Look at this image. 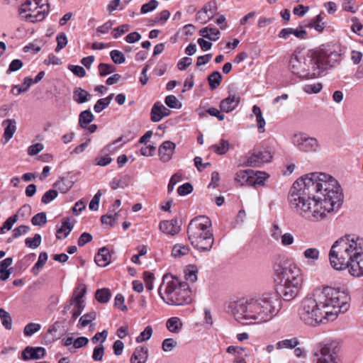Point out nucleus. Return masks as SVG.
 Here are the masks:
<instances>
[{
	"instance_id": "obj_1",
	"label": "nucleus",
	"mask_w": 363,
	"mask_h": 363,
	"mask_svg": "<svg viewBox=\"0 0 363 363\" xmlns=\"http://www.w3.org/2000/svg\"><path fill=\"white\" fill-rule=\"evenodd\" d=\"M279 277L276 291L262 295L242 298L230 303L235 319L242 325L261 324L271 320L281 309V301L294 299L301 291L303 284L301 269L295 264L279 263L274 267Z\"/></svg>"
},
{
	"instance_id": "obj_2",
	"label": "nucleus",
	"mask_w": 363,
	"mask_h": 363,
	"mask_svg": "<svg viewBox=\"0 0 363 363\" xmlns=\"http://www.w3.org/2000/svg\"><path fill=\"white\" fill-rule=\"evenodd\" d=\"M342 201L343 193L338 182L323 172H313L298 179L289 195L291 208L311 222L320 221L328 213L338 210Z\"/></svg>"
},
{
	"instance_id": "obj_3",
	"label": "nucleus",
	"mask_w": 363,
	"mask_h": 363,
	"mask_svg": "<svg viewBox=\"0 0 363 363\" xmlns=\"http://www.w3.org/2000/svg\"><path fill=\"white\" fill-rule=\"evenodd\" d=\"M348 295L339 289L325 286L317 288L306 296L298 308L301 321L310 326H315L324 320H335L339 313L348 310Z\"/></svg>"
},
{
	"instance_id": "obj_4",
	"label": "nucleus",
	"mask_w": 363,
	"mask_h": 363,
	"mask_svg": "<svg viewBox=\"0 0 363 363\" xmlns=\"http://www.w3.org/2000/svg\"><path fill=\"white\" fill-rule=\"evenodd\" d=\"M331 266L337 270L348 269L354 277L363 276V238L355 233L338 238L329 252Z\"/></svg>"
},
{
	"instance_id": "obj_5",
	"label": "nucleus",
	"mask_w": 363,
	"mask_h": 363,
	"mask_svg": "<svg viewBox=\"0 0 363 363\" xmlns=\"http://www.w3.org/2000/svg\"><path fill=\"white\" fill-rule=\"evenodd\" d=\"M337 52L320 50L304 55L294 52L290 57L289 68L291 72L302 79H313L320 76L325 69L333 67L337 60Z\"/></svg>"
},
{
	"instance_id": "obj_6",
	"label": "nucleus",
	"mask_w": 363,
	"mask_h": 363,
	"mask_svg": "<svg viewBox=\"0 0 363 363\" xmlns=\"http://www.w3.org/2000/svg\"><path fill=\"white\" fill-rule=\"evenodd\" d=\"M159 294L163 301L169 305L182 306L191 302V291L188 283L181 281L172 275L164 274Z\"/></svg>"
},
{
	"instance_id": "obj_7",
	"label": "nucleus",
	"mask_w": 363,
	"mask_h": 363,
	"mask_svg": "<svg viewBox=\"0 0 363 363\" xmlns=\"http://www.w3.org/2000/svg\"><path fill=\"white\" fill-rule=\"evenodd\" d=\"M211 219L204 216L193 218L188 225L187 234L191 244L200 252H209L214 238Z\"/></svg>"
},
{
	"instance_id": "obj_8",
	"label": "nucleus",
	"mask_w": 363,
	"mask_h": 363,
	"mask_svg": "<svg viewBox=\"0 0 363 363\" xmlns=\"http://www.w3.org/2000/svg\"><path fill=\"white\" fill-rule=\"evenodd\" d=\"M43 6V0H24L19 8V15L28 22L41 21L45 18V11L37 9L42 8Z\"/></svg>"
},
{
	"instance_id": "obj_9",
	"label": "nucleus",
	"mask_w": 363,
	"mask_h": 363,
	"mask_svg": "<svg viewBox=\"0 0 363 363\" xmlns=\"http://www.w3.org/2000/svg\"><path fill=\"white\" fill-rule=\"evenodd\" d=\"M314 363H339L333 343H319L313 349Z\"/></svg>"
},
{
	"instance_id": "obj_10",
	"label": "nucleus",
	"mask_w": 363,
	"mask_h": 363,
	"mask_svg": "<svg viewBox=\"0 0 363 363\" xmlns=\"http://www.w3.org/2000/svg\"><path fill=\"white\" fill-rule=\"evenodd\" d=\"M291 142L301 152H313L318 151L320 149L316 138L310 137L304 133L294 134L291 138Z\"/></svg>"
},
{
	"instance_id": "obj_11",
	"label": "nucleus",
	"mask_w": 363,
	"mask_h": 363,
	"mask_svg": "<svg viewBox=\"0 0 363 363\" xmlns=\"http://www.w3.org/2000/svg\"><path fill=\"white\" fill-rule=\"evenodd\" d=\"M272 155L267 150L255 151L252 152L246 161V165L249 167H260L262 164L271 160Z\"/></svg>"
},
{
	"instance_id": "obj_12",
	"label": "nucleus",
	"mask_w": 363,
	"mask_h": 363,
	"mask_svg": "<svg viewBox=\"0 0 363 363\" xmlns=\"http://www.w3.org/2000/svg\"><path fill=\"white\" fill-rule=\"evenodd\" d=\"M217 9L216 1L208 2L196 13V21L203 24L206 23L213 17Z\"/></svg>"
},
{
	"instance_id": "obj_13",
	"label": "nucleus",
	"mask_w": 363,
	"mask_h": 363,
	"mask_svg": "<svg viewBox=\"0 0 363 363\" xmlns=\"http://www.w3.org/2000/svg\"><path fill=\"white\" fill-rule=\"evenodd\" d=\"M176 145L172 141L166 140L163 142L158 149V155L162 162H167L171 159L174 152Z\"/></svg>"
},
{
	"instance_id": "obj_14",
	"label": "nucleus",
	"mask_w": 363,
	"mask_h": 363,
	"mask_svg": "<svg viewBox=\"0 0 363 363\" xmlns=\"http://www.w3.org/2000/svg\"><path fill=\"white\" fill-rule=\"evenodd\" d=\"M86 292V286L84 284H79L74 290L72 297L68 303L65 306L64 310L62 311L63 314H66L67 311L70 309L74 303H84L82 298Z\"/></svg>"
},
{
	"instance_id": "obj_15",
	"label": "nucleus",
	"mask_w": 363,
	"mask_h": 363,
	"mask_svg": "<svg viewBox=\"0 0 363 363\" xmlns=\"http://www.w3.org/2000/svg\"><path fill=\"white\" fill-rule=\"evenodd\" d=\"M45 355V350L42 347H33L28 346L22 352V359L25 361L38 359Z\"/></svg>"
},
{
	"instance_id": "obj_16",
	"label": "nucleus",
	"mask_w": 363,
	"mask_h": 363,
	"mask_svg": "<svg viewBox=\"0 0 363 363\" xmlns=\"http://www.w3.org/2000/svg\"><path fill=\"white\" fill-rule=\"evenodd\" d=\"M170 113V111L166 108L162 104L156 102L152 107L150 116L153 122H159L164 117L167 116Z\"/></svg>"
},
{
	"instance_id": "obj_17",
	"label": "nucleus",
	"mask_w": 363,
	"mask_h": 363,
	"mask_svg": "<svg viewBox=\"0 0 363 363\" xmlns=\"http://www.w3.org/2000/svg\"><path fill=\"white\" fill-rule=\"evenodd\" d=\"M160 230L167 235H174L179 233L180 225L178 220L172 219L171 220H163L160 223Z\"/></svg>"
},
{
	"instance_id": "obj_18",
	"label": "nucleus",
	"mask_w": 363,
	"mask_h": 363,
	"mask_svg": "<svg viewBox=\"0 0 363 363\" xmlns=\"http://www.w3.org/2000/svg\"><path fill=\"white\" fill-rule=\"evenodd\" d=\"M240 101V97L239 95H230L221 101L220 104V109L224 112H230L238 106Z\"/></svg>"
},
{
	"instance_id": "obj_19",
	"label": "nucleus",
	"mask_w": 363,
	"mask_h": 363,
	"mask_svg": "<svg viewBox=\"0 0 363 363\" xmlns=\"http://www.w3.org/2000/svg\"><path fill=\"white\" fill-rule=\"evenodd\" d=\"M3 125H6V127L1 143L6 144L13 138L16 131V122L14 119H6L3 121Z\"/></svg>"
},
{
	"instance_id": "obj_20",
	"label": "nucleus",
	"mask_w": 363,
	"mask_h": 363,
	"mask_svg": "<svg viewBox=\"0 0 363 363\" xmlns=\"http://www.w3.org/2000/svg\"><path fill=\"white\" fill-rule=\"evenodd\" d=\"M95 262L99 267H106L111 262V255L108 250L103 247L99 250L94 258Z\"/></svg>"
},
{
	"instance_id": "obj_21",
	"label": "nucleus",
	"mask_w": 363,
	"mask_h": 363,
	"mask_svg": "<svg viewBox=\"0 0 363 363\" xmlns=\"http://www.w3.org/2000/svg\"><path fill=\"white\" fill-rule=\"evenodd\" d=\"M253 170H240L235 174V181L240 184V185H248L251 186L252 177Z\"/></svg>"
},
{
	"instance_id": "obj_22",
	"label": "nucleus",
	"mask_w": 363,
	"mask_h": 363,
	"mask_svg": "<svg viewBox=\"0 0 363 363\" xmlns=\"http://www.w3.org/2000/svg\"><path fill=\"white\" fill-rule=\"evenodd\" d=\"M167 330L172 333L178 334L182 329L183 323L178 317H172L166 322Z\"/></svg>"
},
{
	"instance_id": "obj_23",
	"label": "nucleus",
	"mask_w": 363,
	"mask_h": 363,
	"mask_svg": "<svg viewBox=\"0 0 363 363\" xmlns=\"http://www.w3.org/2000/svg\"><path fill=\"white\" fill-rule=\"evenodd\" d=\"M199 34L203 38L211 41H216L219 38L220 31L216 28L205 27L199 30Z\"/></svg>"
},
{
	"instance_id": "obj_24",
	"label": "nucleus",
	"mask_w": 363,
	"mask_h": 363,
	"mask_svg": "<svg viewBox=\"0 0 363 363\" xmlns=\"http://www.w3.org/2000/svg\"><path fill=\"white\" fill-rule=\"evenodd\" d=\"M91 98V94L86 90L77 87L73 91V99L78 104H84Z\"/></svg>"
},
{
	"instance_id": "obj_25",
	"label": "nucleus",
	"mask_w": 363,
	"mask_h": 363,
	"mask_svg": "<svg viewBox=\"0 0 363 363\" xmlns=\"http://www.w3.org/2000/svg\"><path fill=\"white\" fill-rule=\"evenodd\" d=\"M74 182L67 178H60L54 184V187L57 189L61 193H67L73 186Z\"/></svg>"
},
{
	"instance_id": "obj_26",
	"label": "nucleus",
	"mask_w": 363,
	"mask_h": 363,
	"mask_svg": "<svg viewBox=\"0 0 363 363\" xmlns=\"http://www.w3.org/2000/svg\"><path fill=\"white\" fill-rule=\"evenodd\" d=\"M73 226L68 220L62 222V225L57 229L56 237L57 239H62L67 237L72 230Z\"/></svg>"
},
{
	"instance_id": "obj_27",
	"label": "nucleus",
	"mask_w": 363,
	"mask_h": 363,
	"mask_svg": "<svg viewBox=\"0 0 363 363\" xmlns=\"http://www.w3.org/2000/svg\"><path fill=\"white\" fill-rule=\"evenodd\" d=\"M229 143L228 140L221 139L218 144L213 145L211 150L218 155L225 154L229 150Z\"/></svg>"
},
{
	"instance_id": "obj_28",
	"label": "nucleus",
	"mask_w": 363,
	"mask_h": 363,
	"mask_svg": "<svg viewBox=\"0 0 363 363\" xmlns=\"http://www.w3.org/2000/svg\"><path fill=\"white\" fill-rule=\"evenodd\" d=\"M94 119V115L90 111L86 110L79 114V123L82 128H85L88 124Z\"/></svg>"
},
{
	"instance_id": "obj_29",
	"label": "nucleus",
	"mask_w": 363,
	"mask_h": 363,
	"mask_svg": "<svg viewBox=\"0 0 363 363\" xmlns=\"http://www.w3.org/2000/svg\"><path fill=\"white\" fill-rule=\"evenodd\" d=\"M113 96V94H111L106 98L100 99L97 101L94 106V110L96 113H100L105 109L110 104Z\"/></svg>"
},
{
	"instance_id": "obj_30",
	"label": "nucleus",
	"mask_w": 363,
	"mask_h": 363,
	"mask_svg": "<svg viewBox=\"0 0 363 363\" xmlns=\"http://www.w3.org/2000/svg\"><path fill=\"white\" fill-rule=\"evenodd\" d=\"M222 76L220 73L218 71L213 72L208 77V81L209 83V86L211 89L213 90L216 89L221 82Z\"/></svg>"
},
{
	"instance_id": "obj_31",
	"label": "nucleus",
	"mask_w": 363,
	"mask_h": 363,
	"mask_svg": "<svg viewBox=\"0 0 363 363\" xmlns=\"http://www.w3.org/2000/svg\"><path fill=\"white\" fill-rule=\"evenodd\" d=\"M189 250L190 249L188 245L177 244L173 247L172 255L176 258H179L187 255Z\"/></svg>"
},
{
	"instance_id": "obj_32",
	"label": "nucleus",
	"mask_w": 363,
	"mask_h": 363,
	"mask_svg": "<svg viewBox=\"0 0 363 363\" xmlns=\"http://www.w3.org/2000/svg\"><path fill=\"white\" fill-rule=\"evenodd\" d=\"M198 269L194 265H189L184 271V277L186 281L194 283L197 280Z\"/></svg>"
},
{
	"instance_id": "obj_33",
	"label": "nucleus",
	"mask_w": 363,
	"mask_h": 363,
	"mask_svg": "<svg viewBox=\"0 0 363 363\" xmlns=\"http://www.w3.org/2000/svg\"><path fill=\"white\" fill-rule=\"evenodd\" d=\"M111 296V291L107 288L98 289L95 294L96 300L101 303H107L109 301Z\"/></svg>"
},
{
	"instance_id": "obj_34",
	"label": "nucleus",
	"mask_w": 363,
	"mask_h": 363,
	"mask_svg": "<svg viewBox=\"0 0 363 363\" xmlns=\"http://www.w3.org/2000/svg\"><path fill=\"white\" fill-rule=\"evenodd\" d=\"M98 70L101 77H105L113 73L116 70V67L112 64L100 63L98 66Z\"/></svg>"
},
{
	"instance_id": "obj_35",
	"label": "nucleus",
	"mask_w": 363,
	"mask_h": 363,
	"mask_svg": "<svg viewBox=\"0 0 363 363\" xmlns=\"http://www.w3.org/2000/svg\"><path fill=\"white\" fill-rule=\"evenodd\" d=\"M299 344L298 340L296 338L286 339L281 341H279L277 343V349L288 348L292 349L296 347Z\"/></svg>"
},
{
	"instance_id": "obj_36",
	"label": "nucleus",
	"mask_w": 363,
	"mask_h": 363,
	"mask_svg": "<svg viewBox=\"0 0 363 363\" xmlns=\"http://www.w3.org/2000/svg\"><path fill=\"white\" fill-rule=\"evenodd\" d=\"M0 319L2 325L7 330H11L12 328V318L10 314L4 308H0Z\"/></svg>"
},
{
	"instance_id": "obj_37",
	"label": "nucleus",
	"mask_w": 363,
	"mask_h": 363,
	"mask_svg": "<svg viewBox=\"0 0 363 363\" xmlns=\"http://www.w3.org/2000/svg\"><path fill=\"white\" fill-rule=\"evenodd\" d=\"M96 318V313L95 311H91L83 315L79 321L78 327H85L88 325L92 320Z\"/></svg>"
},
{
	"instance_id": "obj_38",
	"label": "nucleus",
	"mask_w": 363,
	"mask_h": 363,
	"mask_svg": "<svg viewBox=\"0 0 363 363\" xmlns=\"http://www.w3.org/2000/svg\"><path fill=\"white\" fill-rule=\"evenodd\" d=\"M267 177V174L264 172H258L257 173L255 174L253 172L251 186L263 185Z\"/></svg>"
},
{
	"instance_id": "obj_39",
	"label": "nucleus",
	"mask_w": 363,
	"mask_h": 363,
	"mask_svg": "<svg viewBox=\"0 0 363 363\" xmlns=\"http://www.w3.org/2000/svg\"><path fill=\"white\" fill-rule=\"evenodd\" d=\"M17 220L18 214H15L7 218L6 220L3 223L2 226L0 228V233L4 234L5 230H10Z\"/></svg>"
},
{
	"instance_id": "obj_40",
	"label": "nucleus",
	"mask_w": 363,
	"mask_h": 363,
	"mask_svg": "<svg viewBox=\"0 0 363 363\" xmlns=\"http://www.w3.org/2000/svg\"><path fill=\"white\" fill-rule=\"evenodd\" d=\"M41 328V325L38 323H30L27 324L24 329L23 333L25 336L30 337L33 335L34 333L38 332Z\"/></svg>"
},
{
	"instance_id": "obj_41",
	"label": "nucleus",
	"mask_w": 363,
	"mask_h": 363,
	"mask_svg": "<svg viewBox=\"0 0 363 363\" xmlns=\"http://www.w3.org/2000/svg\"><path fill=\"white\" fill-rule=\"evenodd\" d=\"M308 26L313 28L318 32H322L324 30L325 25L324 23H323V17L321 14L318 15L315 19L312 20Z\"/></svg>"
},
{
	"instance_id": "obj_42",
	"label": "nucleus",
	"mask_w": 363,
	"mask_h": 363,
	"mask_svg": "<svg viewBox=\"0 0 363 363\" xmlns=\"http://www.w3.org/2000/svg\"><path fill=\"white\" fill-rule=\"evenodd\" d=\"M117 218L118 214L116 213L109 212L107 214L102 216L101 220L103 224H106L111 227L113 225Z\"/></svg>"
},
{
	"instance_id": "obj_43",
	"label": "nucleus",
	"mask_w": 363,
	"mask_h": 363,
	"mask_svg": "<svg viewBox=\"0 0 363 363\" xmlns=\"http://www.w3.org/2000/svg\"><path fill=\"white\" fill-rule=\"evenodd\" d=\"M320 252L315 247H310L303 252V256L306 259L312 261H316L319 259Z\"/></svg>"
},
{
	"instance_id": "obj_44",
	"label": "nucleus",
	"mask_w": 363,
	"mask_h": 363,
	"mask_svg": "<svg viewBox=\"0 0 363 363\" xmlns=\"http://www.w3.org/2000/svg\"><path fill=\"white\" fill-rule=\"evenodd\" d=\"M143 279L145 284L146 289L147 291H151L153 289V281L155 280L154 274L150 272L145 271L143 273Z\"/></svg>"
},
{
	"instance_id": "obj_45",
	"label": "nucleus",
	"mask_w": 363,
	"mask_h": 363,
	"mask_svg": "<svg viewBox=\"0 0 363 363\" xmlns=\"http://www.w3.org/2000/svg\"><path fill=\"white\" fill-rule=\"evenodd\" d=\"M41 243V236L40 234H35L33 238H28L25 240L26 245L31 249H35Z\"/></svg>"
},
{
	"instance_id": "obj_46",
	"label": "nucleus",
	"mask_w": 363,
	"mask_h": 363,
	"mask_svg": "<svg viewBox=\"0 0 363 363\" xmlns=\"http://www.w3.org/2000/svg\"><path fill=\"white\" fill-rule=\"evenodd\" d=\"M110 57L115 64L121 65L125 62V56L122 52L118 50H113L110 52Z\"/></svg>"
},
{
	"instance_id": "obj_47",
	"label": "nucleus",
	"mask_w": 363,
	"mask_h": 363,
	"mask_svg": "<svg viewBox=\"0 0 363 363\" xmlns=\"http://www.w3.org/2000/svg\"><path fill=\"white\" fill-rule=\"evenodd\" d=\"M152 333L153 330L152 326L147 325L138 336V342L148 340L152 337Z\"/></svg>"
},
{
	"instance_id": "obj_48",
	"label": "nucleus",
	"mask_w": 363,
	"mask_h": 363,
	"mask_svg": "<svg viewBox=\"0 0 363 363\" xmlns=\"http://www.w3.org/2000/svg\"><path fill=\"white\" fill-rule=\"evenodd\" d=\"M46 222L47 217L44 212L37 213L31 219V223L33 225H42L45 224Z\"/></svg>"
},
{
	"instance_id": "obj_49",
	"label": "nucleus",
	"mask_w": 363,
	"mask_h": 363,
	"mask_svg": "<svg viewBox=\"0 0 363 363\" xmlns=\"http://www.w3.org/2000/svg\"><path fill=\"white\" fill-rule=\"evenodd\" d=\"M56 40H57V45L55 48V51L60 52L67 44V38L66 34L65 33H60V34L57 35V36L56 38Z\"/></svg>"
},
{
	"instance_id": "obj_50",
	"label": "nucleus",
	"mask_w": 363,
	"mask_h": 363,
	"mask_svg": "<svg viewBox=\"0 0 363 363\" xmlns=\"http://www.w3.org/2000/svg\"><path fill=\"white\" fill-rule=\"evenodd\" d=\"M156 150V146L154 145H145L140 147V154L145 157L152 156Z\"/></svg>"
},
{
	"instance_id": "obj_51",
	"label": "nucleus",
	"mask_w": 363,
	"mask_h": 363,
	"mask_svg": "<svg viewBox=\"0 0 363 363\" xmlns=\"http://www.w3.org/2000/svg\"><path fill=\"white\" fill-rule=\"evenodd\" d=\"M57 194L56 190L50 189L43 194L41 201L43 203H49L57 196Z\"/></svg>"
},
{
	"instance_id": "obj_52",
	"label": "nucleus",
	"mask_w": 363,
	"mask_h": 363,
	"mask_svg": "<svg viewBox=\"0 0 363 363\" xmlns=\"http://www.w3.org/2000/svg\"><path fill=\"white\" fill-rule=\"evenodd\" d=\"M177 346V342L173 338H167L162 341V348L164 352H171Z\"/></svg>"
},
{
	"instance_id": "obj_53",
	"label": "nucleus",
	"mask_w": 363,
	"mask_h": 363,
	"mask_svg": "<svg viewBox=\"0 0 363 363\" xmlns=\"http://www.w3.org/2000/svg\"><path fill=\"white\" fill-rule=\"evenodd\" d=\"M322 88V84L320 83H317L314 84L305 85L303 89L308 94H317L321 91Z\"/></svg>"
},
{
	"instance_id": "obj_54",
	"label": "nucleus",
	"mask_w": 363,
	"mask_h": 363,
	"mask_svg": "<svg viewBox=\"0 0 363 363\" xmlns=\"http://www.w3.org/2000/svg\"><path fill=\"white\" fill-rule=\"evenodd\" d=\"M130 30V26L128 24L121 25L117 28H115L112 32L114 38H118L121 35L125 34Z\"/></svg>"
},
{
	"instance_id": "obj_55",
	"label": "nucleus",
	"mask_w": 363,
	"mask_h": 363,
	"mask_svg": "<svg viewBox=\"0 0 363 363\" xmlns=\"http://www.w3.org/2000/svg\"><path fill=\"white\" fill-rule=\"evenodd\" d=\"M157 5L158 2L156 0H150L148 3H146L141 6L140 12L142 13H147L155 9Z\"/></svg>"
},
{
	"instance_id": "obj_56",
	"label": "nucleus",
	"mask_w": 363,
	"mask_h": 363,
	"mask_svg": "<svg viewBox=\"0 0 363 363\" xmlns=\"http://www.w3.org/2000/svg\"><path fill=\"white\" fill-rule=\"evenodd\" d=\"M148 359V349L141 347L138 351V363H146Z\"/></svg>"
},
{
	"instance_id": "obj_57",
	"label": "nucleus",
	"mask_w": 363,
	"mask_h": 363,
	"mask_svg": "<svg viewBox=\"0 0 363 363\" xmlns=\"http://www.w3.org/2000/svg\"><path fill=\"white\" fill-rule=\"evenodd\" d=\"M68 68L74 75L79 77H84L86 75L85 69L79 65H70Z\"/></svg>"
},
{
	"instance_id": "obj_58",
	"label": "nucleus",
	"mask_w": 363,
	"mask_h": 363,
	"mask_svg": "<svg viewBox=\"0 0 363 363\" xmlns=\"http://www.w3.org/2000/svg\"><path fill=\"white\" fill-rule=\"evenodd\" d=\"M23 64L21 60L18 59L13 60L10 63L9 69L6 71V73L10 74L11 72H16L19 70L23 67Z\"/></svg>"
},
{
	"instance_id": "obj_59",
	"label": "nucleus",
	"mask_w": 363,
	"mask_h": 363,
	"mask_svg": "<svg viewBox=\"0 0 363 363\" xmlns=\"http://www.w3.org/2000/svg\"><path fill=\"white\" fill-rule=\"evenodd\" d=\"M101 196V192L100 190L97 191V193L94 196L91 202L89 203V208L91 211H97L99 208V204L100 201V197Z\"/></svg>"
},
{
	"instance_id": "obj_60",
	"label": "nucleus",
	"mask_w": 363,
	"mask_h": 363,
	"mask_svg": "<svg viewBox=\"0 0 363 363\" xmlns=\"http://www.w3.org/2000/svg\"><path fill=\"white\" fill-rule=\"evenodd\" d=\"M48 254L46 252H41L39 255L38 262L35 264L33 270L39 269L43 267L48 260Z\"/></svg>"
},
{
	"instance_id": "obj_61",
	"label": "nucleus",
	"mask_w": 363,
	"mask_h": 363,
	"mask_svg": "<svg viewBox=\"0 0 363 363\" xmlns=\"http://www.w3.org/2000/svg\"><path fill=\"white\" fill-rule=\"evenodd\" d=\"M193 191V186L190 183H185L177 189V193L180 196L190 194Z\"/></svg>"
},
{
	"instance_id": "obj_62",
	"label": "nucleus",
	"mask_w": 363,
	"mask_h": 363,
	"mask_svg": "<svg viewBox=\"0 0 363 363\" xmlns=\"http://www.w3.org/2000/svg\"><path fill=\"white\" fill-rule=\"evenodd\" d=\"M270 232L271 236L274 240L278 241L281 239L282 236V230L277 224H273Z\"/></svg>"
},
{
	"instance_id": "obj_63",
	"label": "nucleus",
	"mask_w": 363,
	"mask_h": 363,
	"mask_svg": "<svg viewBox=\"0 0 363 363\" xmlns=\"http://www.w3.org/2000/svg\"><path fill=\"white\" fill-rule=\"evenodd\" d=\"M125 6L121 2V0H112L109 4L107 6V10L109 12H113L116 10H121Z\"/></svg>"
},
{
	"instance_id": "obj_64",
	"label": "nucleus",
	"mask_w": 363,
	"mask_h": 363,
	"mask_svg": "<svg viewBox=\"0 0 363 363\" xmlns=\"http://www.w3.org/2000/svg\"><path fill=\"white\" fill-rule=\"evenodd\" d=\"M294 242V238L290 233H286L281 238V243L283 246H289Z\"/></svg>"
}]
</instances>
